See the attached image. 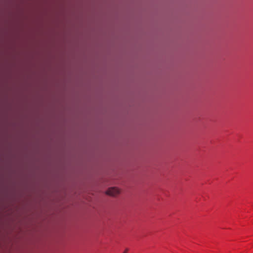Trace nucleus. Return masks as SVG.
I'll use <instances>...</instances> for the list:
<instances>
[{
  "instance_id": "1",
  "label": "nucleus",
  "mask_w": 253,
  "mask_h": 253,
  "mask_svg": "<svg viewBox=\"0 0 253 253\" xmlns=\"http://www.w3.org/2000/svg\"><path fill=\"white\" fill-rule=\"evenodd\" d=\"M120 193V190L116 187H111L106 191V194L112 196H115Z\"/></svg>"
},
{
  "instance_id": "2",
  "label": "nucleus",
  "mask_w": 253,
  "mask_h": 253,
  "mask_svg": "<svg viewBox=\"0 0 253 253\" xmlns=\"http://www.w3.org/2000/svg\"><path fill=\"white\" fill-rule=\"evenodd\" d=\"M128 251H129V249L128 248H126L125 251L122 253H128Z\"/></svg>"
}]
</instances>
